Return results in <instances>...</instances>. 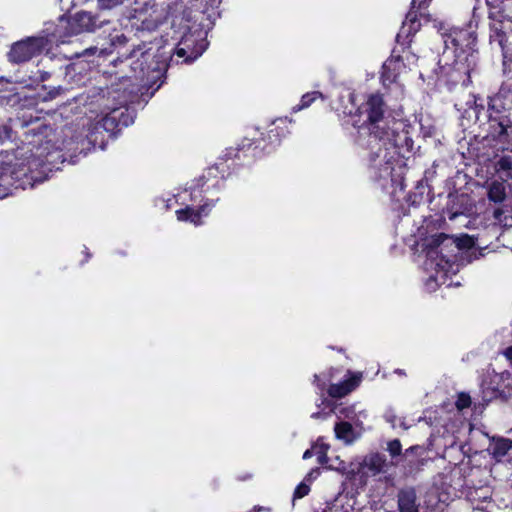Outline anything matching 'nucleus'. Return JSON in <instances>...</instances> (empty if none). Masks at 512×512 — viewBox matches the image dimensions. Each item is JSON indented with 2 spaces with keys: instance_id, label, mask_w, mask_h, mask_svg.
I'll return each mask as SVG.
<instances>
[{
  "instance_id": "nucleus-45",
  "label": "nucleus",
  "mask_w": 512,
  "mask_h": 512,
  "mask_svg": "<svg viewBox=\"0 0 512 512\" xmlns=\"http://www.w3.org/2000/svg\"><path fill=\"white\" fill-rule=\"evenodd\" d=\"M418 447L417 446H411L409 447L406 451H405V454H408V453H412L414 450H416Z\"/></svg>"
},
{
  "instance_id": "nucleus-8",
  "label": "nucleus",
  "mask_w": 512,
  "mask_h": 512,
  "mask_svg": "<svg viewBox=\"0 0 512 512\" xmlns=\"http://www.w3.org/2000/svg\"><path fill=\"white\" fill-rule=\"evenodd\" d=\"M51 136H54L51 126L39 123L34 127V166L48 171L56 169L63 157L62 150Z\"/></svg>"
},
{
  "instance_id": "nucleus-3",
  "label": "nucleus",
  "mask_w": 512,
  "mask_h": 512,
  "mask_svg": "<svg viewBox=\"0 0 512 512\" xmlns=\"http://www.w3.org/2000/svg\"><path fill=\"white\" fill-rule=\"evenodd\" d=\"M59 16V22H66L63 31L55 23H48L46 28L38 36H34V55L37 50L49 49L59 43H64L67 37L79 35L82 33H93L97 29L110 23L107 19H101L99 13L81 10L72 16H68L67 11Z\"/></svg>"
},
{
  "instance_id": "nucleus-39",
  "label": "nucleus",
  "mask_w": 512,
  "mask_h": 512,
  "mask_svg": "<svg viewBox=\"0 0 512 512\" xmlns=\"http://www.w3.org/2000/svg\"><path fill=\"white\" fill-rule=\"evenodd\" d=\"M9 129L5 126H0V143L9 138Z\"/></svg>"
},
{
  "instance_id": "nucleus-34",
  "label": "nucleus",
  "mask_w": 512,
  "mask_h": 512,
  "mask_svg": "<svg viewBox=\"0 0 512 512\" xmlns=\"http://www.w3.org/2000/svg\"><path fill=\"white\" fill-rule=\"evenodd\" d=\"M447 239H448V236L446 234H444V233L437 234L432 237V239L430 240V242L428 244V247H430L431 249H437Z\"/></svg>"
},
{
  "instance_id": "nucleus-42",
  "label": "nucleus",
  "mask_w": 512,
  "mask_h": 512,
  "mask_svg": "<svg viewBox=\"0 0 512 512\" xmlns=\"http://www.w3.org/2000/svg\"><path fill=\"white\" fill-rule=\"evenodd\" d=\"M483 110H484V105L483 104H477V102L475 101V112H476V114L478 115Z\"/></svg>"
},
{
  "instance_id": "nucleus-5",
  "label": "nucleus",
  "mask_w": 512,
  "mask_h": 512,
  "mask_svg": "<svg viewBox=\"0 0 512 512\" xmlns=\"http://www.w3.org/2000/svg\"><path fill=\"white\" fill-rule=\"evenodd\" d=\"M222 162L216 163L215 166L209 167L199 178L192 181L190 189L191 205L176 210L178 221L190 222L195 226L203 224V217L209 215L215 203L219 200L208 199L204 194L208 193L210 188L220 189L224 185V175H217Z\"/></svg>"
},
{
  "instance_id": "nucleus-44",
  "label": "nucleus",
  "mask_w": 512,
  "mask_h": 512,
  "mask_svg": "<svg viewBox=\"0 0 512 512\" xmlns=\"http://www.w3.org/2000/svg\"><path fill=\"white\" fill-rule=\"evenodd\" d=\"M84 253H85V259L82 261V263L88 262L91 257V253L88 251V248L85 247Z\"/></svg>"
},
{
  "instance_id": "nucleus-35",
  "label": "nucleus",
  "mask_w": 512,
  "mask_h": 512,
  "mask_svg": "<svg viewBox=\"0 0 512 512\" xmlns=\"http://www.w3.org/2000/svg\"><path fill=\"white\" fill-rule=\"evenodd\" d=\"M11 162V159L8 155V153L1 151L0 152V173H2L5 170V167L9 165Z\"/></svg>"
},
{
  "instance_id": "nucleus-53",
  "label": "nucleus",
  "mask_w": 512,
  "mask_h": 512,
  "mask_svg": "<svg viewBox=\"0 0 512 512\" xmlns=\"http://www.w3.org/2000/svg\"><path fill=\"white\" fill-rule=\"evenodd\" d=\"M87 1H88V0H83V1H82V3H85V2H87Z\"/></svg>"
},
{
  "instance_id": "nucleus-6",
  "label": "nucleus",
  "mask_w": 512,
  "mask_h": 512,
  "mask_svg": "<svg viewBox=\"0 0 512 512\" xmlns=\"http://www.w3.org/2000/svg\"><path fill=\"white\" fill-rule=\"evenodd\" d=\"M438 32L444 43L445 51H451L455 60L453 69L459 74V78H455L456 83L467 85L470 82V61L476 52L477 35L475 32L466 28H446L444 24H440Z\"/></svg>"
},
{
  "instance_id": "nucleus-48",
  "label": "nucleus",
  "mask_w": 512,
  "mask_h": 512,
  "mask_svg": "<svg viewBox=\"0 0 512 512\" xmlns=\"http://www.w3.org/2000/svg\"><path fill=\"white\" fill-rule=\"evenodd\" d=\"M40 121V117L36 116L34 117V124H38Z\"/></svg>"
},
{
  "instance_id": "nucleus-51",
  "label": "nucleus",
  "mask_w": 512,
  "mask_h": 512,
  "mask_svg": "<svg viewBox=\"0 0 512 512\" xmlns=\"http://www.w3.org/2000/svg\"><path fill=\"white\" fill-rule=\"evenodd\" d=\"M127 81H128V82H131L130 77H129V78H127V79L125 80V82H127Z\"/></svg>"
},
{
  "instance_id": "nucleus-13",
  "label": "nucleus",
  "mask_w": 512,
  "mask_h": 512,
  "mask_svg": "<svg viewBox=\"0 0 512 512\" xmlns=\"http://www.w3.org/2000/svg\"><path fill=\"white\" fill-rule=\"evenodd\" d=\"M489 131L493 138L498 140H509V127L512 124L511 112L502 113L487 111Z\"/></svg>"
},
{
  "instance_id": "nucleus-30",
  "label": "nucleus",
  "mask_w": 512,
  "mask_h": 512,
  "mask_svg": "<svg viewBox=\"0 0 512 512\" xmlns=\"http://www.w3.org/2000/svg\"><path fill=\"white\" fill-rule=\"evenodd\" d=\"M472 405V399L469 393L467 392H459L457 394V398L455 401V407L458 411H463L464 409H467L471 407Z\"/></svg>"
},
{
  "instance_id": "nucleus-4",
  "label": "nucleus",
  "mask_w": 512,
  "mask_h": 512,
  "mask_svg": "<svg viewBox=\"0 0 512 512\" xmlns=\"http://www.w3.org/2000/svg\"><path fill=\"white\" fill-rule=\"evenodd\" d=\"M291 120L287 117L278 118L270 125L266 137L259 139L244 138L236 146L225 149L222 157L224 162L232 161L233 166H243L251 160L270 153L280 145L281 141L290 133Z\"/></svg>"
},
{
  "instance_id": "nucleus-9",
  "label": "nucleus",
  "mask_w": 512,
  "mask_h": 512,
  "mask_svg": "<svg viewBox=\"0 0 512 512\" xmlns=\"http://www.w3.org/2000/svg\"><path fill=\"white\" fill-rule=\"evenodd\" d=\"M53 46L49 49L37 50L34 57L41 55L40 59L37 60L36 66L38 68L37 73L41 76V81H48L53 79H61L66 75H83L91 69V66L87 68L83 65V60H78L69 65H64L63 60L53 54H50Z\"/></svg>"
},
{
  "instance_id": "nucleus-15",
  "label": "nucleus",
  "mask_w": 512,
  "mask_h": 512,
  "mask_svg": "<svg viewBox=\"0 0 512 512\" xmlns=\"http://www.w3.org/2000/svg\"><path fill=\"white\" fill-rule=\"evenodd\" d=\"M128 42V38L124 33H116L110 34V46L109 48H98L96 46L89 47L83 50L81 53L77 54V58H85V62H87V66H91L90 64L96 65L94 63V59H90L91 57H102L112 53V49L120 46H124Z\"/></svg>"
},
{
  "instance_id": "nucleus-11",
  "label": "nucleus",
  "mask_w": 512,
  "mask_h": 512,
  "mask_svg": "<svg viewBox=\"0 0 512 512\" xmlns=\"http://www.w3.org/2000/svg\"><path fill=\"white\" fill-rule=\"evenodd\" d=\"M146 5H149L153 12L157 13L154 17L156 24L162 23L169 17H172L173 20L175 16H183L185 10L186 17H191V9L202 11L206 9L204 3L201 4V0H149Z\"/></svg>"
},
{
  "instance_id": "nucleus-37",
  "label": "nucleus",
  "mask_w": 512,
  "mask_h": 512,
  "mask_svg": "<svg viewBox=\"0 0 512 512\" xmlns=\"http://www.w3.org/2000/svg\"><path fill=\"white\" fill-rule=\"evenodd\" d=\"M313 384L321 391L326 388V381L321 379V376L318 374H314Z\"/></svg>"
},
{
  "instance_id": "nucleus-49",
  "label": "nucleus",
  "mask_w": 512,
  "mask_h": 512,
  "mask_svg": "<svg viewBox=\"0 0 512 512\" xmlns=\"http://www.w3.org/2000/svg\"><path fill=\"white\" fill-rule=\"evenodd\" d=\"M318 416H319V412H316V413H313V414H312V417H313V418H316V417H318Z\"/></svg>"
},
{
  "instance_id": "nucleus-50",
  "label": "nucleus",
  "mask_w": 512,
  "mask_h": 512,
  "mask_svg": "<svg viewBox=\"0 0 512 512\" xmlns=\"http://www.w3.org/2000/svg\"><path fill=\"white\" fill-rule=\"evenodd\" d=\"M337 351L343 352L344 350H343V348H339V349H337Z\"/></svg>"
},
{
  "instance_id": "nucleus-52",
  "label": "nucleus",
  "mask_w": 512,
  "mask_h": 512,
  "mask_svg": "<svg viewBox=\"0 0 512 512\" xmlns=\"http://www.w3.org/2000/svg\"><path fill=\"white\" fill-rule=\"evenodd\" d=\"M154 12L152 11V13H150V16H153ZM157 15V13H155V16Z\"/></svg>"
},
{
  "instance_id": "nucleus-28",
  "label": "nucleus",
  "mask_w": 512,
  "mask_h": 512,
  "mask_svg": "<svg viewBox=\"0 0 512 512\" xmlns=\"http://www.w3.org/2000/svg\"><path fill=\"white\" fill-rule=\"evenodd\" d=\"M495 33L498 38L499 45L501 46L503 51V66L504 71H506V67L509 65V63H512V54H509L504 46V42L507 41L505 32H503L502 30H496Z\"/></svg>"
},
{
  "instance_id": "nucleus-26",
  "label": "nucleus",
  "mask_w": 512,
  "mask_h": 512,
  "mask_svg": "<svg viewBox=\"0 0 512 512\" xmlns=\"http://www.w3.org/2000/svg\"><path fill=\"white\" fill-rule=\"evenodd\" d=\"M510 212L508 209L498 207L493 211V218L502 227H512V215Z\"/></svg>"
},
{
  "instance_id": "nucleus-16",
  "label": "nucleus",
  "mask_w": 512,
  "mask_h": 512,
  "mask_svg": "<svg viewBox=\"0 0 512 512\" xmlns=\"http://www.w3.org/2000/svg\"><path fill=\"white\" fill-rule=\"evenodd\" d=\"M64 92L60 83V79H50L48 81H41L39 76L37 83L34 85V107L39 102H46L53 100Z\"/></svg>"
},
{
  "instance_id": "nucleus-19",
  "label": "nucleus",
  "mask_w": 512,
  "mask_h": 512,
  "mask_svg": "<svg viewBox=\"0 0 512 512\" xmlns=\"http://www.w3.org/2000/svg\"><path fill=\"white\" fill-rule=\"evenodd\" d=\"M8 60L12 63H23L32 57V38L27 37L12 44L7 54Z\"/></svg>"
},
{
  "instance_id": "nucleus-41",
  "label": "nucleus",
  "mask_w": 512,
  "mask_h": 512,
  "mask_svg": "<svg viewBox=\"0 0 512 512\" xmlns=\"http://www.w3.org/2000/svg\"><path fill=\"white\" fill-rule=\"evenodd\" d=\"M472 245H473V240H472V238H471V237H469V236H465L463 246H464V247H468V248H470V247H472Z\"/></svg>"
},
{
  "instance_id": "nucleus-2",
  "label": "nucleus",
  "mask_w": 512,
  "mask_h": 512,
  "mask_svg": "<svg viewBox=\"0 0 512 512\" xmlns=\"http://www.w3.org/2000/svg\"><path fill=\"white\" fill-rule=\"evenodd\" d=\"M186 10L183 11V16H175L172 20V27L178 28V32L181 34V38L177 46L174 48L173 55L169 58L163 54L152 52V48L143 50V47L138 46L137 49H133L129 54L130 58H136L132 61L130 67L134 72L135 78H149L153 72H161L166 70L171 62L174 61V57L182 59L181 63H191L200 57L206 49V45L203 43L200 37V31L195 37V32L198 31L195 22L192 18L186 17ZM178 63L179 60H176Z\"/></svg>"
},
{
  "instance_id": "nucleus-29",
  "label": "nucleus",
  "mask_w": 512,
  "mask_h": 512,
  "mask_svg": "<svg viewBox=\"0 0 512 512\" xmlns=\"http://www.w3.org/2000/svg\"><path fill=\"white\" fill-rule=\"evenodd\" d=\"M318 98H321V99L324 98L323 94L319 91H311V92L305 93L301 97L300 103L298 105V109L301 110V109L308 108Z\"/></svg>"
},
{
  "instance_id": "nucleus-20",
  "label": "nucleus",
  "mask_w": 512,
  "mask_h": 512,
  "mask_svg": "<svg viewBox=\"0 0 512 512\" xmlns=\"http://www.w3.org/2000/svg\"><path fill=\"white\" fill-rule=\"evenodd\" d=\"M404 66L401 56H391L388 58L382 66L381 80L383 84L395 83Z\"/></svg>"
},
{
  "instance_id": "nucleus-7",
  "label": "nucleus",
  "mask_w": 512,
  "mask_h": 512,
  "mask_svg": "<svg viewBox=\"0 0 512 512\" xmlns=\"http://www.w3.org/2000/svg\"><path fill=\"white\" fill-rule=\"evenodd\" d=\"M385 106L382 94L373 93L368 96L365 103L367 119L360 126L353 124L357 128L354 142L358 148L367 147V143H375L377 137H379L376 134L390 120L384 118Z\"/></svg>"
},
{
  "instance_id": "nucleus-23",
  "label": "nucleus",
  "mask_w": 512,
  "mask_h": 512,
  "mask_svg": "<svg viewBox=\"0 0 512 512\" xmlns=\"http://www.w3.org/2000/svg\"><path fill=\"white\" fill-rule=\"evenodd\" d=\"M363 467L367 468L372 475H377L385 472L387 466V459L384 454L379 452L367 455L363 461Z\"/></svg>"
},
{
  "instance_id": "nucleus-40",
  "label": "nucleus",
  "mask_w": 512,
  "mask_h": 512,
  "mask_svg": "<svg viewBox=\"0 0 512 512\" xmlns=\"http://www.w3.org/2000/svg\"><path fill=\"white\" fill-rule=\"evenodd\" d=\"M503 355L506 357L507 360L512 362V345L508 346L504 351Z\"/></svg>"
},
{
  "instance_id": "nucleus-24",
  "label": "nucleus",
  "mask_w": 512,
  "mask_h": 512,
  "mask_svg": "<svg viewBox=\"0 0 512 512\" xmlns=\"http://www.w3.org/2000/svg\"><path fill=\"white\" fill-rule=\"evenodd\" d=\"M487 197L493 203H502L507 197L504 181H492L488 186Z\"/></svg>"
},
{
  "instance_id": "nucleus-47",
  "label": "nucleus",
  "mask_w": 512,
  "mask_h": 512,
  "mask_svg": "<svg viewBox=\"0 0 512 512\" xmlns=\"http://www.w3.org/2000/svg\"><path fill=\"white\" fill-rule=\"evenodd\" d=\"M42 181H43V179H38V178L34 177L33 183L35 185L37 182H42Z\"/></svg>"
},
{
  "instance_id": "nucleus-43",
  "label": "nucleus",
  "mask_w": 512,
  "mask_h": 512,
  "mask_svg": "<svg viewBox=\"0 0 512 512\" xmlns=\"http://www.w3.org/2000/svg\"><path fill=\"white\" fill-rule=\"evenodd\" d=\"M312 455H313L312 450L307 449V450L304 452V454H303V459H309V458H311V457H312Z\"/></svg>"
},
{
  "instance_id": "nucleus-36",
  "label": "nucleus",
  "mask_w": 512,
  "mask_h": 512,
  "mask_svg": "<svg viewBox=\"0 0 512 512\" xmlns=\"http://www.w3.org/2000/svg\"><path fill=\"white\" fill-rule=\"evenodd\" d=\"M430 2L431 0H412L411 7L423 10L429 6Z\"/></svg>"
},
{
  "instance_id": "nucleus-17",
  "label": "nucleus",
  "mask_w": 512,
  "mask_h": 512,
  "mask_svg": "<svg viewBox=\"0 0 512 512\" xmlns=\"http://www.w3.org/2000/svg\"><path fill=\"white\" fill-rule=\"evenodd\" d=\"M348 378L339 383L330 384L327 393L331 398L340 399L354 391L361 383L362 374L348 371Z\"/></svg>"
},
{
  "instance_id": "nucleus-31",
  "label": "nucleus",
  "mask_w": 512,
  "mask_h": 512,
  "mask_svg": "<svg viewBox=\"0 0 512 512\" xmlns=\"http://www.w3.org/2000/svg\"><path fill=\"white\" fill-rule=\"evenodd\" d=\"M387 451L390 456L395 459L402 456V444L399 439L390 440L387 443Z\"/></svg>"
},
{
  "instance_id": "nucleus-46",
  "label": "nucleus",
  "mask_w": 512,
  "mask_h": 512,
  "mask_svg": "<svg viewBox=\"0 0 512 512\" xmlns=\"http://www.w3.org/2000/svg\"><path fill=\"white\" fill-rule=\"evenodd\" d=\"M213 1L214 0H201V4L204 3V6L207 8Z\"/></svg>"
},
{
  "instance_id": "nucleus-22",
  "label": "nucleus",
  "mask_w": 512,
  "mask_h": 512,
  "mask_svg": "<svg viewBox=\"0 0 512 512\" xmlns=\"http://www.w3.org/2000/svg\"><path fill=\"white\" fill-rule=\"evenodd\" d=\"M512 449V440L501 436H493L490 439L488 452L496 462H501Z\"/></svg>"
},
{
  "instance_id": "nucleus-25",
  "label": "nucleus",
  "mask_w": 512,
  "mask_h": 512,
  "mask_svg": "<svg viewBox=\"0 0 512 512\" xmlns=\"http://www.w3.org/2000/svg\"><path fill=\"white\" fill-rule=\"evenodd\" d=\"M495 170L498 173H504L503 181L512 179V157L509 155L501 156L495 163Z\"/></svg>"
},
{
  "instance_id": "nucleus-1",
  "label": "nucleus",
  "mask_w": 512,
  "mask_h": 512,
  "mask_svg": "<svg viewBox=\"0 0 512 512\" xmlns=\"http://www.w3.org/2000/svg\"><path fill=\"white\" fill-rule=\"evenodd\" d=\"M415 133V127L408 120L391 118L376 134L379 137L375 143H367V147L362 148L367 151L366 158L375 180L390 179L393 184L398 181L395 171L397 167L401 169L399 156L402 150H413Z\"/></svg>"
},
{
  "instance_id": "nucleus-21",
  "label": "nucleus",
  "mask_w": 512,
  "mask_h": 512,
  "mask_svg": "<svg viewBox=\"0 0 512 512\" xmlns=\"http://www.w3.org/2000/svg\"><path fill=\"white\" fill-rule=\"evenodd\" d=\"M397 504L399 512H419L417 493L414 487H404L398 491Z\"/></svg>"
},
{
  "instance_id": "nucleus-27",
  "label": "nucleus",
  "mask_w": 512,
  "mask_h": 512,
  "mask_svg": "<svg viewBox=\"0 0 512 512\" xmlns=\"http://www.w3.org/2000/svg\"><path fill=\"white\" fill-rule=\"evenodd\" d=\"M336 438L341 440H349L353 434V426L348 421H340L334 427Z\"/></svg>"
},
{
  "instance_id": "nucleus-38",
  "label": "nucleus",
  "mask_w": 512,
  "mask_h": 512,
  "mask_svg": "<svg viewBox=\"0 0 512 512\" xmlns=\"http://www.w3.org/2000/svg\"><path fill=\"white\" fill-rule=\"evenodd\" d=\"M61 5V10L71 12L76 6L77 2L75 0H71L68 6H65V0H59Z\"/></svg>"
},
{
  "instance_id": "nucleus-14",
  "label": "nucleus",
  "mask_w": 512,
  "mask_h": 512,
  "mask_svg": "<svg viewBox=\"0 0 512 512\" xmlns=\"http://www.w3.org/2000/svg\"><path fill=\"white\" fill-rule=\"evenodd\" d=\"M424 16L418 12V9L410 7L407 12L404 22L400 28V31L396 35L397 43L401 45L410 44L412 38L421 29V21L419 17Z\"/></svg>"
},
{
  "instance_id": "nucleus-12",
  "label": "nucleus",
  "mask_w": 512,
  "mask_h": 512,
  "mask_svg": "<svg viewBox=\"0 0 512 512\" xmlns=\"http://www.w3.org/2000/svg\"><path fill=\"white\" fill-rule=\"evenodd\" d=\"M472 210L470 197L465 193H449L445 207L441 210L442 217H448L449 220H455L458 216L468 215Z\"/></svg>"
},
{
  "instance_id": "nucleus-18",
  "label": "nucleus",
  "mask_w": 512,
  "mask_h": 512,
  "mask_svg": "<svg viewBox=\"0 0 512 512\" xmlns=\"http://www.w3.org/2000/svg\"><path fill=\"white\" fill-rule=\"evenodd\" d=\"M511 109L512 90L508 86L502 85L496 94L488 97L487 111L507 113Z\"/></svg>"
},
{
  "instance_id": "nucleus-10",
  "label": "nucleus",
  "mask_w": 512,
  "mask_h": 512,
  "mask_svg": "<svg viewBox=\"0 0 512 512\" xmlns=\"http://www.w3.org/2000/svg\"><path fill=\"white\" fill-rule=\"evenodd\" d=\"M126 90L125 87L122 95L118 97L120 105L112 108L96 123V130L103 129L105 132L109 133L111 137H114L123 128L134 123L136 110L127 106L129 99L126 95Z\"/></svg>"
},
{
  "instance_id": "nucleus-33",
  "label": "nucleus",
  "mask_w": 512,
  "mask_h": 512,
  "mask_svg": "<svg viewBox=\"0 0 512 512\" xmlns=\"http://www.w3.org/2000/svg\"><path fill=\"white\" fill-rule=\"evenodd\" d=\"M329 446L327 444H322L318 447V450L316 451L317 454V461L319 464L324 465L328 462V452Z\"/></svg>"
},
{
  "instance_id": "nucleus-32",
  "label": "nucleus",
  "mask_w": 512,
  "mask_h": 512,
  "mask_svg": "<svg viewBox=\"0 0 512 512\" xmlns=\"http://www.w3.org/2000/svg\"><path fill=\"white\" fill-rule=\"evenodd\" d=\"M309 492H310V486L304 482H301L296 486L294 493H293V498L301 499V498L307 496L309 494Z\"/></svg>"
}]
</instances>
